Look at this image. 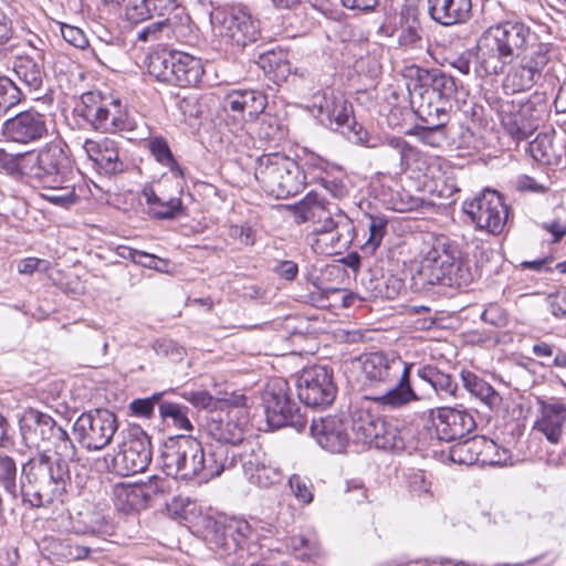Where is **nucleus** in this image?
Masks as SVG:
<instances>
[{"mask_svg": "<svg viewBox=\"0 0 566 566\" xmlns=\"http://www.w3.org/2000/svg\"><path fill=\"white\" fill-rule=\"evenodd\" d=\"M476 72L481 76L503 74L502 82L513 94L531 90L542 77L551 60V44L538 40L531 28L520 21H502L485 29L476 41Z\"/></svg>", "mask_w": 566, "mask_h": 566, "instance_id": "nucleus-1", "label": "nucleus"}, {"mask_svg": "<svg viewBox=\"0 0 566 566\" xmlns=\"http://www.w3.org/2000/svg\"><path fill=\"white\" fill-rule=\"evenodd\" d=\"M365 390L379 392L365 394L371 405L382 409H400L419 397L411 386L413 364L381 350L364 353L358 357Z\"/></svg>", "mask_w": 566, "mask_h": 566, "instance_id": "nucleus-2", "label": "nucleus"}, {"mask_svg": "<svg viewBox=\"0 0 566 566\" xmlns=\"http://www.w3.org/2000/svg\"><path fill=\"white\" fill-rule=\"evenodd\" d=\"M70 484L69 465L53 463L49 454L38 453L22 465L20 493L31 507L63 504Z\"/></svg>", "mask_w": 566, "mask_h": 566, "instance_id": "nucleus-3", "label": "nucleus"}, {"mask_svg": "<svg viewBox=\"0 0 566 566\" xmlns=\"http://www.w3.org/2000/svg\"><path fill=\"white\" fill-rule=\"evenodd\" d=\"M486 102L495 112L504 134L516 143L533 135L547 112L545 102H535L530 97L490 95Z\"/></svg>", "mask_w": 566, "mask_h": 566, "instance_id": "nucleus-4", "label": "nucleus"}, {"mask_svg": "<svg viewBox=\"0 0 566 566\" xmlns=\"http://www.w3.org/2000/svg\"><path fill=\"white\" fill-rule=\"evenodd\" d=\"M254 176L261 189L276 199L293 197L306 186L298 163L282 153L260 156Z\"/></svg>", "mask_w": 566, "mask_h": 566, "instance_id": "nucleus-5", "label": "nucleus"}, {"mask_svg": "<svg viewBox=\"0 0 566 566\" xmlns=\"http://www.w3.org/2000/svg\"><path fill=\"white\" fill-rule=\"evenodd\" d=\"M77 112L94 130L103 134L133 129L126 105L119 98L99 91L83 93Z\"/></svg>", "mask_w": 566, "mask_h": 566, "instance_id": "nucleus-6", "label": "nucleus"}, {"mask_svg": "<svg viewBox=\"0 0 566 566\" xmlns=\"http://www.w3.org/2000/svg\"><path fill=\"white\" fill-rule=\"evenodd\" d=\"M392 410L374 407L370 399L367 396H363L361 406L354 411L352 417L354 440L363 446L375 447L381 450L396 451L403 449V441L398 433V429L380 416L374 413V411Z\"/></svg>", "mask_w": 566, "mask_h": 566, "instance_id": "nucleus-7", "label": "nucleus"}, {"mask_svg": "<svg viewBox=\"0 0 566 566\" xmlns=\"http://www.w3.org/2000/svg\"><path fill=\"white\" fill-rule=\"evenodd\" d=\"M211 23L220 44L230 50H241L261 35L260 21L241 7L217 9L211 15Z\"/></svg>", "mask_w": 566, "mask_h": 566, "instance_id": "nucleus-8", "label": "nucleus"}, {"mask_svg": "<svg viewBox=\"0 0 566 566\" xmlns=\"http://www.w3.org/2000/svg\"><path fill=\"white\" fill-rule=\"evenodd\" d=\"M161 467L167 475L190 480L199 478L203 470V448L191 436L169 438L160 452Z\"/></svg>", "mask_w": 566, "mask_h": 566, "instance_id": "nucleus-9", "label": "nucleus"}, {"mask_svg": "<svg viewBox=\"0 0 566 566\" xmlns=\"http://www.w3.org/2000/svg\"><path fill=\"white\" fill-rule=\"evenodd\" d=\"M356 235L354 221L342 209L324 217L323 223L316 226L306 240L315 253L324 255L342 254L349 249Z\"/></svg>", "mask_w": 566, "mask_h": 566, "instance_id": "nucleus-10", "label": "nucleus"}, {"mask_svg": "<svg viewBox=\"0 0 566 566\" xmlns=\"http://www.w3.org/2000/svg\"><path fill=\"white\" fill-rule=\"evenodd\" d=\"M118 418L106 408L82 412L73 424V433L80 446L87 451H101L108 447L118 430Z\"/></svg>", "mask_w": 566, "mask_h": 566, "instance_id": "nucleus-11", "label": "nucleus"}, {"mask_svg": "<svg viewBox=\"0 0 566 566\" xmlns=\"http://www.w3.org/2000/svg\"><path fill=\"white\" fill-rule=\"evenodd\" d=\"M463 211L476 229L496 235L504 230L510 208L499 191L486 189L474 198L465 200Z\"/></svg>", "mask_w": 566, "mask_h": 566, "instance_id": "nucleus-12", "label": "nucleus"}, {"mask_svg": "<svg viewBox=\"0 0 566 566\" xmlns=\"http://www.w3.org/2000/svg\"><path fill=\"white\" fill-rule=\"evenodd\" d=\"M151 462V443L140 428L130 429L113 458V469L120 475L144 472Z\"/></svg>", "mask_w": 566, "mask_h": 566, "instance_id": "nucleus-13", "label": "nucleus"}, {"mask_svg": "<svg viewBox=\"0 0 566 566\" xmlns=\"http://www.w3.org/2000/svg\"><path fill=\"white\" fill-rule=\"evenodd\" d=\"M71 174L70 147L64 139L57 136L38 150L31 175L36 185H51L52 178Z\"/></svg>", "mask_w": 566, "mask_h": 566, "instance_id": "nucleus-14", "label": "nucleus"}, {"mask_svg": "<svg viewBox=\"0 0 566 566\" xmlns=\"http://www.w3.org/2000/svg\"><path fill=\"white\" fill-rule=\"evenodd\" d=\"M337 388L333 373L324 366L314 365L303 369L297 380V396L308 407H327L336 397Z\"/></svg>", "mask_w": 566, "mask_h": 566, "instance_id": "nucleus-15", "label": "nucleus"}, {"mask_svg": "<svg viewBox=\"0 0 566 566\" xmlns=\"http://www.w3.org/2000/svg\"><path fill=\"white\" fill-rule=\"evenodd\" d=\"M433 69H423L412 64L403 69L402 75L408 81L410 102L416 106V113L422 122H430L432 117L440 119L447 117V107L431 101L429 82Z\"/></svg>", "mask_w": 566, "mask_h": 566, "instance_id": "nucleus-16", "label": "nucleus"}, {"mask_svg": "<svg viewBox=\"0 0 566 566\" xmlns=\"http://www.w3.org/2000/svg\"><path fill=\"white\" fill-rule=\"evenodd\" d=\"M265 415L274 427L290 426L298 431L307 424V419L300 412L297 405L290 398L286 384L268 386L263 396Z\"/></svg>", "mask_w": 566, "mask_h": 566, "instance_id": "nucleus-17", "label": "nucleus"}, {"mask_svg": "<svg viewBox=\"0 0 566 566\" xmlns=\"http://www.w3.org/2000/svg\"><path fill=\"white\" fill-rule=\"evenodd\" d=\"M49 133L46 115L34 107L7 118L0 128L4 140L18 145L36 143Z\"/></svg>", "mask_w": 566, "mask_h": 566, "instance_id": "nucleus-18", "label": "nucleus"}, {"mask_svg": "<svg viewBox=\"0 0 566 566\" xmlns=\"http://www.w3.org/2000/svg\"><path fill=\"white\" fill-rule=\"evenodd\" d=\"M454 253H458V244L454 241L444 234L433 237L420 261L418 274L426 283L438 284Z\"/></svg>", "mask_w": 566, "mask_h": 566, "instance_id": "nucleus-19", "label": "nucleus"}, {"mask_svg": "<svg viewBox=\"0 0 566 566\" xmlns=\"http://www.w3.org/2000/svg\"><path fill=\"white\" fill-rule=\"evenodd\" d=\"M146 203L156 219H174L184 214L181 190L172 181H160L143 191Z\"/></svg>", "mask_w": 566, "mask_h": 566, "instance_id": "nucleus-20", "label": "nucleus"}, {"mask_svg": "<svg viewBox=\"0 0 566 566\" xmlns=\"http://www.w3.org/2000/svg\"><path fill=\"white\" fill-rule=\"evenodd\" d=\"M266 106L268 96L256 90H231L222 99L224 112L232 113L234 118H240L242 122L256 120Z\"/></svg>", "mask_w": 566, "mask_h": 566, "instance_id": "nucleus-21", "label": "nucleus"}, {"mask_svg": "<svg viewBox=\"0 0 566 566\" xmlns=\"http://www.w3.org/2000/svg\"><path fill=\"white\" fill-rule=\"evenodd\" d=\"M396 34L398 48L402 51L422 48V28L419 19L418 0L406 1L399 9L398 22L391 33Z\"/></svg>", "mask_w": 566, "mask_h": 566, "instance_id": "nucleus-22", "label": "nucleus"}, {"mask_svg": "<svg viewBox=\"0 0 566 566\" xmlns=\"http://www.w3.org/2000/svg\"><path fill=\"white\" fill-rule=\"evenodd\" d=\"M432 423L438 438L443 441L460 439L475 428L471 413L449 407L438 408Z\"/></svg>", "mask_w": 566, "mask_h": 566, "instance_id": "nucleus-23", "label": "nucleus"}, {"mask_svg": "<svg viewBox=\"0 0 566 566\" xmlns=\"http://www.w3.org/2000/svg\"><path fill=\"white\" fill-rule=\"evenodd\" d=\"M87 158L106 175H115L124 170L119 159L118 145L115 140L104 137L98 140L85 139L82 144Z\"/></svg>", "mask_w": 566, "mask_h": 566, "instance_id": "nucleus-24", "label": "nucleus"}, {"mask_svg": "<svg viewBox=\"0 0 566 566\" xmlns=\"http://www.w3.org/2000/svg\"><path fill=\"white\" fill-rule=\"evenodd\" d=\"M311 432L317 443L329 452L344 451L348 442L346 426L337 416L313 419Z\"/></svg>", "mask_w": 566, "mask_h": 566, "instance_id": "nucleus-25", "label": "nucleus"}, {"mask_svg": "<svg viewBox=\"0 0 566 566\" xmlns=\"http://www.w3.org/2000/svg\"><path fill=\"white\" fill-rule=\"evenodd\" d=\"M169 85L180 88H200L203 84L206 70L200 57L176 51Z\"/></svg>", "mask_w": 566, "mask_h": 566, "instance_id": "nucleus-26", "label": "nucleus"}, {"mask_svg": "<svg viewBox=\"0 0 566 566\" xmlns=\"http://www.w3.org/2000/svg\"><path fill=\"white\" fill-rule=\"evenodd\" d=\"M157 492L158 490L153 482L118 483L114 486V503L124 513L138 512L149 506Z\"/></svg>", "mask_w": 566, "mask_h": 566, "instance_id": "nucleus-27", "label": "nucleus"}, {"mask_svg": "<svg viewBox=\"0 0 566 566\" xmlns=\"http://www.w3.org/2000/svg\"><path fill=\"white\" fill-rule=\"evenodd\" d=\"M566 421V406L562 402H543L533 431L542 433L551 443H558Z\"/></svg>", "mask_w": 566, "mask_h": 566, "instance_id": "nucleus-28", "label": "nucleus"}, {"mask_svg": "<svg viewBox=\"0 0 566 566\" xmlns=\"http://www.w3.org/2000/svg\"><path fill=\"white\" fill-rule=\"evenodd\" d=\"M431 18L442 25L465 22L471 15V0H429Z\"/></svg>", "mask_w": 566, "mask_h": 566, "instance_id": "nucleus-29", "label": "nucleus"}, {"mask_svg": "<svg viewBox=\"0 0 566 566\" xmlns=\"http://www.w3.org/2000/svg\"><path fill=\"white\" fill-rule=\"evenodd\" d=\"M60 427L50 415L35 408L25 409L21 418L23 436L33 437L38 444L50 439Z\"/></svg>", "mask_w": 566, "mask_h": 566, "instance_id": "nucleus-30", "label": "nucleus"}, {"mask_svg": "<svg viewBox=\"0 0 566 566\" xmlns=\"http://www.w3.org/2000/svg\"><path fill=\"white\" fill-rule=\"evenodd\" d=\"M564 145L556 140L555 133H541L528 144L532 158L546 166H556L560 163Z\"/></svg>", "mask_w": 566, "mask_h": 566, "instance_id": "nucleus-31", "label": "nucleus"}, {"mask_svg": "<svg viewBox=\"0 0 566 566\" xmlns=\"http://www.w3.org/2000/svg\"><path fill=\"white\" fill-rule=\"evenodd\" d=\"M207 431L217 444L224 447H242L248 441L244 428L238 421L230 419H211L207 423Z\"/></svg>", "mask_w": 566, "mask_h": 566, "instance_id": "nucleus-32", "label": "nucleus"}, {"mask_svg": "<svg viewBox=\"0 0 566 566\" xmlns=\"http://www.w3.org/2000/svg\"><path fill=\"white\" fill-rule=\"evenodd\" d=\"M291 210L294 221L297 224L311 221L321 226L324 217L332 214L327 209V202L314 192H308L301 201L295 203Z\"/></svg>", "mask_w": 566, "mask_h": 566, "instance_id": "nucleus-33", "label": "nucleus"}, {"mask_svg": "<svg viewBox=\"0 0 566 566\" xmlns=\"http://www.w3.org/2000/svg\"><path fill=\"white\" fill-rule=\"evenodd\" d=\"M301 171L305 177V182L322 184L329 175L336 170L338 166L332 163L318 154L304 149L303 156L301 157Z\"/></svg>", "mask_w": 566, "mask_h": 566, "instance_id": "nucleus-34", "label": "nucleus"}, {"mask_svg": "<svg viewBox=\"0 0 566 566\" xmlns=\"http://www.w3.org/2000/svg\"><path fill=\"white\" fill-rule=\"evenodd\" d=\"M176 50L165 48L150 51L144 61L145 67L156 81L168 84L172 74Z\"/></svg>", "mask_w": 566, "mask_h": 566, "instance_id": "nucleus-35", "label": "nucleus"}, {"mask_svg": "<svg viewBox=\"0 0 566 566\" xmlns=\"http://www.w3.org/2000/svg\"><path fill=\"white\" fill-rule=\"evenodd\" d=\"M235 463V453L229 455L228 447L222 444L211 446L208 454L203 452V470L201 481H209L219 476L226 469H230Z\"/></svg>", "mask_w": 566, "mask_h": 566, "instance_id": "nucleus-36", "label": "nucleus"}, {"mask_svg": "<svg viewBox=\"0 0 566 566\" xmlns=\"http://www.w3.org/2000/svg\"><path fill=\"white\" fill-rule=\"evenodd\" d=\"M286 547L296 559L302 562H314L322 554L318 537L312 531L290 536Z\"/></svg>", "mask_w": 566, "mask_h": 566, "instance_id": "nucleus-37", "label": "nucleus"}, {"mask_svg": "<svg viewBox=\"0 0 566 566\" xmlns=\"http://www.w3.org/2000/svg\"><path fill=\"white\" fill-rule=\"evenodd\" d=\"M464 388L484 402L491 410H499L503 403L502 396L484 379L472 371L461 374Z\"/></svg>", "mask_w": 566, "mask_h": 566, "instance_id": "nucleus-38", "label": "nucleus"}, {"mask_svg": "<svg viewBox=\"0 0 566 566\" xmlns=\"http://www.w3.org/2000/svg\"><path fill=\"white\" fill-rule=\"evenodd\" d=\"M473 281V273L471 271L468 259L458 247V253H454L453 260L449 261V266L441 277L439 283L447 286L462 287L468 286Z\"/></svg>", "mask_w": 566, "mask_h": 566, "instance_id": "nucleus-39", "label": "nucleus"}, {"mask_svg": "<svg viewBox=\"0 0 566 566\" xmlns=\"http://www.w3.org/2000/svg\"><path fill=\"white\" fill-rule=\"evenodd\" d=\"M44 192L41 197L46 201L61 207L73 205L77 200L74 185L70 176L52 178L51 185H38Z\"/></svg>", "mask_w": 566, "mask_h": 566, "instance_id": "nucleus-40", "label": "nucleus"}, {"mask_svg": "<svg viewBox=\"0 0 566 566\" xmlns=\"http://www.w3.org/2000/svg\"><path fill=\"white\" fill-rule=\"evenodd\" d=\"M476 457L480 465H505L511 460V451L499 446L494 440L484 436H475Z\"/></svg>", "mask_w": 566, "mask_h": 566, "instance_id": "nucleus-41", "label": "nucleus"}, {"mask_svg": "<svg viewBox=\"0 0 566 566\" xmlns=\"http://www.w3.org/2000/svg\"><path fill=\"white\" fill-rule=\"evenodd\" d=\"M449 109L447 108V113ZM447 117H432L430 122H424L426 126H415L408 130V135L416 136L421 143L431 147H440L448 137L446 124Z\"/></svg>", "mask_w": 566, "mask_h": 566, "instance_id": "nucleus-42", "label": "nucleus"}, {"mask_svg": "<svg viewBox=\"0 0 566 566\" xmlns=\"http://www.w3.org/2000/svg\"><path fill=\"white\" fill-rule=\"evenodd\" d=\"M45 450L42 453L53 452L55 459L53 463H66L76 454V448L70 438L67 431L62 427L57 428L50 439L43 441Z\"/></svg>", "mask_w": 566, "mask_h": 566, "instance_id": "nucleus-43", "label": "nucleus"}, {"mask_svg": "<svg viewBox=\"0 0 566 566\" xmlns=\"http://www.w3.org/2000/svg\"><path fill=\"white\" fill-rule=\"evenodd\" d=\"M417 376L428 382L439 395L453 396L457 391L458 386L453 378L432 365L418 368Z\"/></svg>", "mask_w": 566, "mask_h": 566, "instance_id": "nucleus-44", "label": "nucleus"}, {"mask_svg": "<svg viewBox=\"0 0 566 566\" xmlns=\"http://www.w3.org/2000/svg\"><path fill=\"white\" fill-rule=\"evenodd\" d=\"M429 90L431 101H433V96L437 95L439 99L433 103L446 107V104L457 94V84L451 75L446 74L439 69H433V73L429 82Z\"/></svg>", "mask_w": 566, "mask_h": 566, "instance_id": "nucleus-45", "label": "nucleus"}, {"mask_svg": "<svg viewBox=\"0 0 566 566\" xmlns=\"http://www.w3.org/2000/svg\"><path fill=\"white\" fill-rule=\"evenodd\" d=\"M185 399L197 408L208 409L217 408L218 403L223 402L228 406H245L247 397L244 395H230L224 398H214L206 390H193L184 395Z\"/></svg>", "mask_w": 566, "mask_h": 566, "instance_id": "nucleus-46", "label": "nucleus"}, {"mask_svg": "<svg viewBox=\"0 0 566 566\" xmlns=\"http://www.w3.org/2000/svg\"><path fill=\"white\" fill-rule=\"evenodd\" d=\"M367 218L368 237L364 243L360 244V251L365 255L371 256L376 253L387 233L388 220L384 216L374 214H368Z\"/></svg>", "mask_w": 566, "mask_h": 566, "instance_id": "nucleus-47", "label": "nucleus"}, {"mask_svg": "<svg viewBox=\"0 0 566 566\" xmlns=\"http://www.w3.org/2000/svg\"><path fill=\"white\" fill-rule=\"evenodd\" d=\"M18 78L30 90H39L43 82V71L40 65L29 56H19L13 67Z\"/></svg>", "mask_w": 566, "mask_h": 566, "instance_id": "nucleus-48", "label": "nucleus"}, {"mask_svg": "<svg viewBox=\"0 0 566 566\" xmlns=\"http://www.w3.org/2000/svg\"><path fill=\"white\" fill-rule=\"evenodd\" d=\"M165 9L155 0H129L125 15L132 23H142L155 15H164Z\"/></svg>", "mask_w": 566, "mask_h": 566, "instance_id": "nucleus-49", "label": "nucleus"}, {"mask_svg": "<svg viewBox=\"0 0 566 566\" xmlns=\"http://www.w3.org/2000/svg\"><path fill=\"white\" fill-rule=\"evenodd\" d=\"M241 448L242 450L235 453V458H239L243 473L248 478L253 470L266 460V453L254 439H248Z\"/></svg>", "mask_w": 566, "mask_h": 566, "instance_id": "nucleus-50", "label": "nucleus"}, {"mask_svg": "<svg viewBox=\"0 0 566 566\" xmlns=\"http://www.w3.org/2000/svg\"><path fill=\"white\" fill-rule=\"evenodd\" d=\"M258 123V136L266 142L283 139L287 134V127L277 114L264 113Z\"/></svg>", "mask_w": 566, "mask_h": 566, "instance_id": "nucleus-51", "label": "nucleus"}, {"mask_svg": "<svg viewBox=\"0 0 566 566\" xmlns=\"http://www.w3.org/2000/svg\"><path fill=\"white\" fill-rule=\"evenodd\" d=\"M448 460L452 463L473 465L478 463L475 436L452 444L448 450Z\"/></svg>", "mask_w": 566, "mask_h": 566, "instance_id": "nucleus-52", "label": "nucleus"}, {"mask_svg": "<svg viewBox=\"0 0 566 566\" xmlns=\"http://www.w3.org/2000/svg\"><path fill=\"white\" fill-rule=\"evenodd\" d=\"M159 415L163 419H169L171 424L179 430H192L191 421L188 418V408L182 405L164 401L159 405Z\"/></svg>", "mask_w": 566, "mask_h": 566, "instance_id": "nucleus-53", "label": "nucleus"}, {"mask_svg": "<svg viewBox=\"0 0 566 566\" xmlns=\"http://www.w3.org/2000/svg\"><path fill=\"white\" fill-rule=\"evenodd\" d=\"M541 229L551 235L549 243L556 244L566 237V207H555L553 218L541 224Z\"/></svg>", "mask_w": 566, "mask_h": 566, "instance_id": "nucleus-54", "label": "nucleus"}, {"mask_svg": "<svg viewBox=\"0 0 566 566\" xmlns=\"http://www.w3.org/2000/svg\"><path fill=\"white\" fill-rule=\"evenodd\" d=\"M347 174L342 166H337L321 186L335 199L343 200L349 196Z\"/></svg>", "mask_w": 566, "mask_h": 566, "instance_id": "nucleus-55", "label": "nucleus"}, {"mask_svg": "<svg viewBox=\"0 0 566 566\" xmlns=\"http://www.w3.org/2000/svg\"><path fill=\"white\" fill-rule=\"evenodd\" d=\"M148 149L160 165L168 167L171 171L179 169L178 161L175 159L166 138L161 136L150 138Z\"/></svg>", "mask_w": 566, "mask_h": 566, "instance_id": "nucleus-56", "label": "nucleus"}, {"mask_svg": "<svg viewBox=\"0 0 566 566\" xmlns=\"http://www.w3.org/2000/svg\"><path fill=\"white\" fill-rule=\"evenodd\" d=\"M22 99L23 94L14 82L6 76L0 77V117L20 104Z\"/></svg>", "mask_w": 566, "mask_h": 566, "instance_id": "nucleus-57", "label": "nucleus"}, {"mask_svg": "<svg viewBox=\"0 0 566 566\" xmlns=\"http://www.w3.org/2000/svg\"><path fill=\"white\" fill-rule=\"evenodd\" d=\"M407 488L410 496L419 501H430L432 499L431 483L427 480L423 471H413L407 475Z\"/></svg>", "mask_w": 566, "mask_h": 566, "instance_id": "nucleus-58", "label": "nucleus"}, {"mask_svg": "<svg viewBox=\"0 0 566 566\" xmlns=\"http://www.w3.org/2000/svg\"><path fill=\"white\" fill-rule=\"evenodd\" d=\"M17 464L13 458L0 452V485L15 496L17 495Z\"/></svg>", "mask_w": 566, "mask_h": 566, "instance_id": "nucleus-59", "label": "nucleus"}, {"mask_svg": "<svg viewBox=\"0 0 566 566\" xmlns=\"http://www.w3.org/2000/svg\"><path fill=\"white\" fill-rule=\"evenodd\" d=\"M289 486L300 504L308 505L313 502L314 485L308 478L292 474L289 479Z\"/></svg>", "mask_w": 566, "mask_h": 566, "instance_id": "nucleus-60", "label": "nucleus"}, {"mask_svg": "<svg viewBox=\"0 0 566 566\" xmlns=\"http://www.w3.org/2000/svg\"><path fill=\"white\" fill-rule=\"evenodd\" d=\"M281 473L277 469L272 467L268 460L259 465L252 473L247 478L250 483L259 488H270L271 485L280 481Z\"/></svg>", "mask_w": 566, "mask_h": 566, "instance_id": "nucleus-61", "label": "nucleus"}, {"mask_svg": "<svg viewBox=\"0 0 566 566\" xmlns=\"http://www.w3.org/2000/svg\"><path fill=\"white\" fill-rule=\"evenodd\" d=\"M328 115L331 122H334L337 128H350L355 122L353 105L345 98H335Z\"/></svg>", "mask_w": 566, "mask_h": 566, "instance_id": "nucleus-62", "label": "nucleus"}, {"mask_svg": "<svg viewBox=\"0 0 566 566\" xmlns=\"http://www.w3.org/2000/svg\"><path fill=\"white\" fill-rule=\"evenodd\" d=\"M193 507V502L181 496L174 497L166 506L169 516L184 525L189 521L188 514L192 512Z\"/></svg>", "mask_w": 566, "mask_h": 566, "instance_id": "nucleus-63", "label": "nucleus"}, {"mask_svg": "<svg viewBox=\"0 0 566 566\" xmlns=\"http://www.w3.org/2000/svg\"><path fill=\"white\" fill-rule=\"evenodd\" d=\"M60 555L66 562L83 560L90 556L91 548L72 538H67L60 544Z\"/></svg>", "mask_w": 566, "mask_h": 566, "instance_id": "nucleus-64", "label": "nucleus"}]
</instances>
